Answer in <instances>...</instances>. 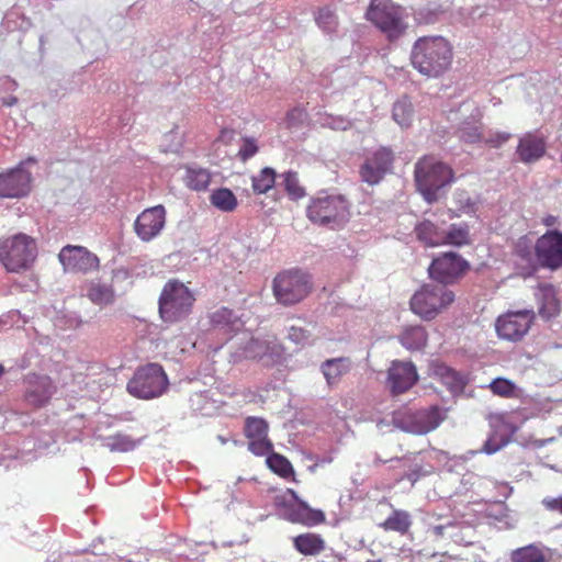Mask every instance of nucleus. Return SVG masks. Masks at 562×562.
Returning <instances> with one entry per match:
<instances>
[{
    "label": "nucleus",
    "mask_w": 562,
    "mask_h": 562,
    "mask_svg": "<svg viewBox=\"0 0 562 562\" xmlns=\"http://www.w3.org/2000/svg\"><path fill=\"white\" fill-rule=\"evenodd\" d=\"M415 183L424 200L437 203L446 198L448 188L454 182L452 168L434 156H424L415 164Z\"/></svg>",
    "instance_id": "nucleus-1"
},
{
    "label": "nucleus",
    "mask_w": 562,
    "mask_h": 562,
    "mask_svg": "<svg viewBox=\"0 0 562 562\" xmlns=\"http://www.w3.org/2000/svg\"><path fill=\"white\" fill-rule=\"evenodd\" d=\"M452 61V47L442 36L419 37L413 45L411 63L423 76L439 77Z\"/></svg>",
    "instance_id": "nucleus-2"
},
{
    "label": "nucleus",
    "mask_w": 562,
    "mask_h": 562,
    "mask_svg": "<svg viewBox=\"0 0 562 562\" xmlns=\"http://www.w3.org/2000/svg\"><path fill=\"white\" fill-rule=\"evenodd\" d=\"M307 218L315 225L338 229L350 218V202L342 194L321 192L306 207Z\"/></svg>",
    "instance_id": "nucleus-3"
},
{
    "label": "nucleus",
    "mask_w": 562,
    "mask_h": 562,
    "mask_svg": "<svg viewBox=\"0 0 562 562\" xmlns=\"http://www.w3.org/2000/svg\"><path fill=\"white\" fill-rule=\"evenodd\" d=\"M37 257V245L34 238L26 234H16L0 239V262L8 272L29 270Z\"/></svg>",
    "instance_id": "nucleus-4"
},
{
    "label": "nucleus",
    "mask_w": 562,
    "mask_h": 562,
    "mask_svg": "<svg viewBox=\"0 0 562 562\" xmlns=\"http://www.w3.org/2000/svg\"><path fill=\"white\" fill-rule=\"evenodd\" d=\"M312 277L301 269H290L278 273L272 281L276 301L283 306L302 302L312 291Z\"/></svg>",
    "instance_id": "nucleus-5"
},
{
    "label": "nucleus",
    "mask_w": 562,
    "mask_h": 562,
    "mask_svg": "<svg viewBox=\"0 0 562 562\" xmlns=\"http://www.w3.org/2000/svg\"><path fill=\"white\" fill-rule=\"evenodd\" d=\"M195 299L192 292L180 281L169 280L159 296V314L166 323H177L187 318Z\"/></svg>",
    "instance_id": "nucleus-6"
},
{
    "label": "nucleus",
    "mask_w": 562,
    "mask_h": 562,
    "mask_svg": "<svg viewBox=\"0 0 562 562\" xmlns=\"http://www.w3.org/2000/svg\"><path fill=\"white\" fill-rule=\"evenodd\" d=\"M454 301V293L440 284H424L411 299V310L425 321L434 319Z\"/></svg>",
    "instance_id": "nucleus-7"
},
{
    "label": "nucleus",
    "mask_w": 562,
    "mask_h": 562,
    "mask_svg": "<svg viewBox=\"0 0 562 562\" xmlns=\"http://www.w3.org/2000/svg\"><path fill=\"white\" fill-rule=\"evenodd\" d=\"M445 414L437 405L417 411H398L392 415L394 427L415 435H425L436 429L445 419Z\"/></svg>",
    "instance_id": "nucleus-8"
},
{
    "label": "nucleus",
    "mask_w": 562,
    "mask_h": 562,
    "mask_svg": "<svg viewBox=\"0 0 562 562\" xmlns=\"http://www.w3.org/2000/svg\"><path fill=\"white\" fill-rule=\"evenodd\" d=\"M168 386V378L158 363H149L139 368L127 383L130 394L138 398H154L160 396Z\"/></svg>",
    "instance_id": "nucleus-9"
},
{
    "label": "nucleus",
    "mask_w": 562,
    "mask_h": 562,
    "mask_svg": "<svg viewBox=\"0 0 562 562\" xmlns=\"http://www.w3.org/2000/svg\"><path fill=\"white\" fill-rule=\"evenodd\" d=\"M366 16L385 33L390 40L398 38L406 29L400 7H395L386 1L373 0Z\"/></svg>",
    "instance_id": "nucleus-10"
},
{
    "label": "nucleus",
    "mask_w": 562,
    "mask_h": 562,
    "mask_svg": "<svg viewBox=\"0 0 562 562\" xmlns=\"http://www.w3.org/2000/svg\"><path fill=\"white\" fill-rule=\"evenodd\" d=\"M469 270L470 263L461 255L448 251L432 259L428 274L438 284L447 286L458 282Z\"/></svg>",
    "instance_id": "nucleus-11"
},
{
    "label": "nucleus",
    "mask_w": 562,
    "mask_h": 562,
    "mask_svg": "<svg viewBox=\"0 0 562 562\" xmlns=\"http://www.w3.org/2000/svg\"><path fill=\"white\" fill-rule=\"evenodd\" d=\"M395 160L394 151L386 146H381L364 156L363 162L359 167L361 181L369 186L380 183L387 173L393 170Z\"/></svg>",
    "instance_id": "nucleus-12"
},
{
    "label": "nucleus",
    "mask_w": 562,
    "mask_h": 562,
    "mask_svg": "<svg viewBox=\"0 0 562 562\" xmlns=\"http://www.w3.org/2000/svg\"><path fill=\"white\" fill-rule=\"evenodd\" d=\"M237 359H251L259 361L263 367H271L282 359V348L278 344L258 338H249L234 352Z\"/></svg>",
    "instance_id": "nucleus-13"
},
{
    "label": "nucleus",
    "mask_w": 562,
    "mask_h": 562,
    "mask_svg": "<svg viewBox=\"0 0 562 562\" xmlns=\"http://www.w3.org/2000/svg\"><path fill=\"white\" fill-rule=\"evenodd\" d=\"M535 255L540 267L557 270L562 267V233L548 231L538 238Z\"/></svg>",
    "instance_id": "nucleus-14"
},
{
    "label": "nucleus",
    "mask_w": 562,
    "mask_h": 562,
    "mask_svg": "<svg viewBox=\"0 0 562 562\" xmlns=\"http://www.w3.org/2000/svg\"><path fill=\"white\" fill-rule=\"evenodd\" d=\"M533 318L535 313L531 310L508 313L497 318L496 331L503 339L520 340L529 330Z\"/></svg>",
    "instance_id": "nucleus-15"
},
{
    "label": "nucleus",
    "mask_w": 562,
    "mask_h": 562,
    "mask_svg": "<svg viewBox=\"0 0 562 562\" xmlns=\"http://www.w3.org/2000/svg\"><path fill=\"white\" fill-rule=\"evenodd\" d=\"M21 162L16 168L0 173V198L20 199L27 195L32 187V175Z\"/></svg>",
    "instance_id": "nucleus-16"
},
{
    "label": "nucleus",
    "mask_w": 562,
    "mask_h": 562,
    "mask_svg": "<svg viewBox=\"0 0 562 562\" xmlns=\"http://www.w3.org/2000/svg\"><path fill=\"white\" fill-rule=\"evenodd\" d=\"M58 258L66 272L87 273L99 267V258L82 246L67 245Z\"/></svg>",
    "instance_id": "nucleus-17"
},
{
    "label": "nucleus",
    "mask_w": 562,
    "mask_h": 562,
    "mask_svg": "<svg viewBox=\"0 0 562 562\" xmlns=\"http://www.w3.org/2000/svg\"><path fill=\"white\" fill-rule=\"evenodd\" d=\"M418 381L417 369L411 361L394 360L387 370L386 386L392 395L411 390Z\"/></svg>",
    "instance_id": "nucleus-18"
},
{
    "label": "nucleus",
    "mask_w": 562,
    "mask_h": 562,
    "mask_svg": "<svg viewBox=\"0 0 562 562\" xmlns=\"http://www.w3.org/2000/svg\"><path fill=\"white\" fill-rule=\"evenodd\" d=\"M166 223V210L162 205H156L144 210L134 223V231L143 241L155 238Z\"/></svg>",
    "instance_id": "nucleus-19"
},
{
    "label": "nucleus",
    "mask_w": 562,
    "mask_h": 562,
    "mask_svg": "<svg viewBox=\"0 0 562 562\" xmlns=\"http://www.w3.org/2000/svg\"><path fill=\"white\" fill-rule=\"evenodd\" d=\"M277 505L284 508L283 517L293 524L313 527L325 521L324 512L311 508L304 501H299L296 504H289L284 499L277 497Z\"/></svg>",
    "instance_id": "nucleus-20"
},
{
    "label": "nucleus",
    "mask_w": 562,
    "mask_h": 562,
    "mask_svg": "<svg viewBox=\"0 0 562 562\" xmlns=\"http://www.w3.org/2000/svg\"><path fill=\"white\" fill-rule=\"evenodd\" d=\"M516 154L524 164L536 162L544 156L546 143L541 137L526 134L519 139Z\"/></svg>",
    "instance_id": "nucleus-21"
},
{
    "label": "nucleus",
    "mask_w": 562,
    "mask_h": 562,
    "mask_svg": "<svg viewBox=\"0 0 562 562\" xmlns=\"http://www.w3.org/2000/svg\"><path fill=\"white\" fill-rule=\"evenodd\" d=\"M55 392V386L49 376H38L30 383L25 392V401L34 407L44 406Z\"/></svg>",
    "instance_id": "nucleus-22"
},
{
    "label": "nucleus",
    "mask_w": 562,
    "mask_h": 562,
    "mask_svg": "<svg viewBox=\"0 0 562 562\" xmlns=\"http://www.w3.org/2000/svg\"><path fill=\"white\" fill-rule=\"evenodd\" d=\"M435 376L449 389L453 394L462 393L468 383L464 374L456 371L442 362H436L431 367Z\"/></svg>",
    "instance_id": "nucleus-23"
},
{
    "label": "nucleus",
    "mask_w": 562,
    "mask_h": 562,
    "mask_svg": "<svg viewBox=\"0 0 562 562\" xmlns=\"http://www.w3.org/2000/svg\"><path fill=\"white\" fill-rule=\"evenodd\" d=\"M510 562H550V549L541 543H531L513 550L509 554Z\"/></svg>",
    "instance_id": "nucleus-24"
},
{
    "label": "nucleus",
    "mask_w": 562,
    "mask_h": 562,
    "mask_svg": "<svg viewBox=\"0 0 562 562\" xmlns=\"http://www.w3.org/2000/svg\"><path fill=\"white\" fill-rule=\"evenodd\" d=\"M211 327L214 330L222 331L232 337L233 333L239 328V318L234 311L227 307H221L209 315Z\"/></svg>",
    "instance_id": "nucleus-25"
},
{
    "label": "nucleus",
    "mask_w": 562,
    "mask_h": 562,
    "mask_svg": "<svg viewBox=\"0 0 562 562\" xmlns=\"http://www.w3.org/2000/svg\"><path fill=\"white\" fill-rule=\"evenodd\" d=\"M416 237L426 246H437L446 240V229L436 225L430 220H424L418 223L414 229Z\"/></svg>",
    "instance_id": "nucleus-26"
},
{
    "label": "nucleus",
    "mask_w": 562,
    "mask_h": 562,
    "mask_svg": "<svg viewBox=\"0 0 562 562\" xmlns=\"http://www.w3.org/2000/svg\"><path fill=\"white\" fill-rule=\"evenodd\" d=\"M539 307L538 313L543 319L555 317L560 312V302L552 285H544L536 294Z\"/></svg>",
    "instance_id": "nucleus-27"
},
{
    "label": "nucleus",
    "mask_w": 562,
    "mask_h": 562,
    "mask_svg": "<svg viewBox=\"0 0 562 562\" xmlns=\"http://www.w3.org/2000/svg\"><path fill=\"white\" fill-rule=\"evenodd\" d=\"M398 340L411 351L422 350L427 345L428 334L422 325H411L403 328Z\"/></svg>",
    "instance_id": "nucleus-28"
},
{
    "label": "nucleus",
    "mask_w": 562,
    "mask_h": 562,
    "mask_svg": "<svg viewBox=\"0 0 562 562\" xmlns=\"http://www.w3.org/2000/svg\"><path fill=\"white\" fill-rule=\"evenodd\" d=\"M293 547L303 555H317L325 550V540L318 533L306 532L293 538Z\"/></svg>",
    "instance_id": "nucleus-29"
},
{
    "label": "nucleus",
    "mask_w": 562,
    "mask_h": 562,
    "mask_svg": "<svg viewBox=\"0 0 562 562\" xmlns=\"http://www.w3.org/2000/svg\"><path fill=\"white\" fill-rule=\"evenodd\" d=\"M482 124L477 115L471 114L468 119L462 121L457 130L458 137L468 144H475L483 140L481 132Z\"/></svg>",
    "instance_id": "nucleus-30"
},
{
    "label": "nucleus",
    "mask_w": 562,
    "mask_h": 562,
    "mask_svg": "<svg viewBox=\"0 0 562 562\" xmlns=\"http://www.w3.org/2000/svg\"><path fill=\"white\" fill-rule=\"evenodd\" d=\"M350 369V361L348 358H334L328 359L322 364V372L329 385L337 383L340 378L346 374Z\"/></svg>",
    "instance_id": "nucleus-31"
},
{
    "label": "nucleus",
    "mask_w": 562,
    "mask_h": 562,
    "mask_svg": "<svg viewBox=\"0 0 562 562\" xmlns=\"http://www.w3.org/2000/svg\"><path fill=\"white\" fill-rule=\"evenodd\" d=\"M412 526L411 515L405 510L395 509L392 514L382 522L380 527L385 531H396L401 535H405Z\"/></svg>",
    "instance_id": "nucleus-32"
},
{
    "label": "nucleus",
    "mask_w": 562,
    "mask_h": 562,
    "mask_svg": "<svg viewBox=\"0 0 562 562\" xmlns=\"http://www.w3.org/2000/svg\"><path fill=\"white\" fill-rule=\"evenodd\" d=\"M210 202L215 209L225 213L233 212L238 205L237 198L227 188L214 190L210 195Z\"/></svg>",
    "instance_id": "nucleus-33"
},
{
    "label": "nucleus",
    "mask_w": 562,
    "mask_h": 562,
    "mask_svg": "<svg viewBox=\"0 0 562 562\" xmlns=\"http://www.w3.org/2000/svg\"><path fill=\"white\" fill-rule=\"evenodd\" d=\"M187 186L195 191L205 190L211 181V173L205 168L188 167L186 173Z\"/></svg>",
    "instance_id": "nucleus-34"
},
{
    "label": "nucleus",
    "mask_w": 562,
    "mask_h": 562,
    "mask_svg": "<svg viewBox=\"0 0 562 562\" xmlns=\"http://www.w3.org/2000/svg\"><path fill=\"white\" fill-rule=\"evenodd\" d=\"M88 297L95 304L108 305L114 301V291L111 285L93 282L88 289Z\"/></svg>",
    "instance_id": "nucleus-35"
},
{
    "label": "nucleus",
    "mask_w": 562,
    "mask_h": 562,
    "mask_svg": "<svg viewBox=\"0 0 562 562\" xmlns=\"http://www.w3.org/2000/svg\"><path fill=\"white\" fill-rule=\"evenodd\" d=\"M268 468L283 479L294 475L291 462L282 454L271 452L266 460Z\"/></svg>",
    "instance_id": "nucleus-36"
},
{
    "label": "nucleus",
    "mask_w": 562,
    "mask_h": 562,
    "mask_svg": "<svg viewBox=\"0 0 562 562\" xmlns=\"http://www.w3.org/2000/svg\"><path fill=\"white\" fill-rule=\"evenodd\" d=\"M140 439L134 440L131 436L124 434H115L105 438L104 446L110 451L128 452L136 448Z\"/></svg>",
    "instance_id": "nucleus-37"
},
{
    "label": "nucleus",
    "mask_w": 562,
    "mask_h": 562,
    "mask_svg": "<svg viewBox=\"0 0 562 562\" xmlns=\"http://www.w3.org/2000/svg\"><path fill=\"white\" fill-rule=\"evenodd\" d=\"M413 105L406 98L394 103L392 116L394 121L402 127L411 126L413 122Z\"/></svg>",
    "instance_id": "nucleus-38"
},
{
    "label": "nucleus",
    "mask_w": 562,
    "mask_h": 562,
    "mask_svg": "<svg viewBox=\"0 0 562 562\" xmlns=\"http://www.w3.org/2000/svg\"><path fill=\"white\" fill-rule=\"evenodd\" d=\"M276 171L265 167L257 177H252V189L256 193H267L274 184Z\"/></svg>",
    "instance_id": "nucleus-39"
},
{
    "label": "nucleus",
    "mask_w": 562,
    "mask_h": 562,
    "mask_svg": "<svg viewBox=\"0 0 562 562\" xmlns=\"http://www.w3.org/2000/svg\"><path fill=\"white\" fill-rule=\"evenodd\" d=\"M282 177L284 189L292 200H299L305 196V189L300 184L299 177L295 171H286Z\"/></svg>",
    "instance_id": "nucleus-40"
},
{
    "label": "nucleus",
    "mask_w": 562,
    "mask_h": 562,
    "mask_svg": "<svg viewBox=\"0 0 562 562\" xmlns=\"http://www.w3.org/2000/svg\"><path fill=\"white\" fill-rule=\"evenodd\" d=\"M245 435L248 439L268 436V423L259 417H248L245 422Z\"/></svg>",
    "instance_id": "nucleus-41"
},
{
    "label": "nucleus",
    "mask_w": 562,
    "mask_h": 562,
    "mask_svg": "<svg viewBox=\"0 0 562 562\" xmlns=\"http://www.w3.org/2000/svg\"><path fill=\"white\" fill-rule=\"evenodd\" d=\"M317 25L326 33L336 32L338 21L336 14L328 8H321L315 16Z\"/></svg>",
    "instance_id": "nucleus-42"
},
{
    "label": "nucleus",
    "mask_w": 562,
    "mask_h": 562,
    "mask_svg": "<svg viewBox=\"0 0 562 562\" xmlns=\"http://www.w3.org/2000/svg\"><path fill=\"white\" fill-rule=\"evenodd\" d=\"M445 243L452 244L456 246L470 244L468 226H458L456 224L451 225L449 231H446Z\"/></svg>",
    "instance_id": "nucleus-43"
},
{
    "label": "nucleus",
    "mask_w": 562,
    "mask_h": 562,
    "mask_svg": "<svg viewBox=\"0 0 562 562\" xmlns=\"http://www.w3.org/2000/svg\"><path fill=\"white\" fill-rule=\"evenodd\" d=\"M323 127H328L335 131H347L351 128L352 122L346 116H335L331 114H324L319 119Z\"/></svg>",
    "instance_id": "nucleus-44"
},
{
    "label": "nucleus",
    "mask_w": 562,
    "mask_h": 562,
    "mask_svg": "<svg viewBox=\"0 0 562 562\" xmlns=\"http://www.w3.org/2000/svg\"><path fill=\"white\" fill-rule=\"evenodd\" d=\"M488 387L495 395H499L503 397L514 396L516 391V385L513 381L505 378H496L494 379Z\"/></svg>",
    "instance_id": "nucleus-45"
},
{
    "label": "nucleus",
    "mask_w": 562,
    "mask_h": 562,
    "mask_svg": "<svg viewBox=\"0 0 562 562\" xmlns=\"http://www.w3.org/2000/svg\"><path fill=\"white\" fill-rule=\"evenodd\" d=\"M508 442V437L494 432L484 442L481 452L493 454L504 448Z\"/></svg>",
    "instance_id": "nucleus-46"
},
{
    "label": "nucleus",
    "mask_w": 562,
    "mask_h": 562,
    "mask_svg": "<svg viewBox=\"0 0 562 562\" xmlns=\"http://www.w3.org/2000/svg\"><path fill=\"white\" fill-rule=\"evenodd\" d=\"M307 119V113L303 108L295 106L286 113L285 126L289 130L301 127Z\"/></svg>",
    "instance_id": "nucleus-47"
},
{
    "label": "nucleus",
    "mask_w": 562,
    "mask_h": 562,
    "mask_svg": "<svg viewBox=\"0 0 562 562\" xmlns=\"http://www.w3.org/2000/svg\"><path fill=\"white\" fill-rule=\"evenodd\" d=\"M241 142L243 144L237 153V157L241 161H247L258 153L259 147L257 145L256 138L254 137H241Z\"/></svg>",
    "instance_id": "nucleus-48"
},
{
    "label": "nucleus",
    "mask_w": 562,
    "mask_h": 562,
    "mask_svg": "<svg viewBox=\"0 0 562 562\" xmlns=\"http://www.w3.org/2000/svg\"><path fill=\"white\" fill-rule=\"evenodd\" d=\"M288 338L295 345L304 346L310 342L312 331L302 326L292 325L288 331Z\"/></svg>",
    "instance_id": "nucleus-49"
},
{
    "label": "nucleus",
    "mask_w": 562,
    "mask_h": 562,
    "mask_svg": "<svg viewBox=\"0 0 562 562\" xmlns=\"http://www.w3.org/2000/svg\"><path fill=\"white\" fill-rule=\"evenodd\" d=\"M272 442L267 437L254 438L249 439L248 449L256 456H263L267 453H271L272 451Z\"/></svg>",
    "instance_id": "nucleus-50"
},
{
    "label": "nucleus",
    "mask_w": 562,
    "mask_h": 562,
    "mask_svg": "<svg viewBox=\"0 0 562 562\" xmlns=\"http://www.w3.org/2000/svg\"><path fill=\"white\" fill-rule=\"evenodd\" d=\"M516 255L521 262L527 265V274L530 276L537 271V265L533 261V254L530 247L518 245Z\"/></svg>",
    "instance_id": "nucleus-51"
},
{
    "label": "nucleus",
    "mask_w": 562,
    "mask_h": 562,
    "mask_svg": "<svg viewBox=\"0 0 562 562\" xmlns=\"http://www.w3.org/2000/svg\"><path fill=\"white\" fill-rule=\"evenodd\" d=\"M512 135L506 132H497L494 134H491L487 138L484 139V142L490 145L491 147L498 148L503 144L509 140Z\"/></svg>",
    "instance_id": "nucleus-52"
},
{
    "label": "nucleus",
    "mask_w": 562,
    "mask_h": 562,
    "mask_svg": "<svg viewBox=\"0 0 562 562\" xmlns=\"http://www.w3.org/2000/svg\"><path fill=\"white\" fill-rule=\"evenodd\" d=\"M543 506L551 512H558L562 515V496L555 498H544Z\"/></svg>",
    "instance_id": "nucleus-53"
},
{
    "label": "nucleus",
    "mask_w": 562,
    "mask_h": 562,
    "mask_svg": "<svg viewBox=\"0 0 562 562\" xmlns=\"http://www.w3.org/2000/svg\"><path fill=\"white\" fill-rule=\"evenodd\" d=\"M236 132L231 128H223L216 138L217 143H222L224 145H229L235 139Z\"/></svg>",
    "instance_id": "nucleus-54"
},
{
    "label": "nucleus",
    "mask_w": 562,
    "mask_h": 562,
    "mask_svg": "<svg viewBox=\"0 0 562 562\" xmlns=\"http://www.w3.org/2000/svg\"><path fill=\"white\" fill-rule=\"evenodd\" d=\"M458 202L460 203V210L467 211L473 209V202L471 201V198L467 195V192L461 191L457 193Z\"/></svg>",
    "instance_id": "nucleus-55"
},
{
    "label": "nucleus",
    "mask_w": 562,
    "mask_h": 562,
    "mask_svg": "<svg viewBox=\"0 0 562 562\" xmlns=\"http://www.w3.org/2000/svg\"><path fill=\"white\" fill-rule=\"evenodd\" d=\"M2 105L13 106L18 103V98L10 95L1 99Z\"/></svg>",
    "instance_id": "nucleus-56"
},
{
    "label": "nucleus",
    "mask_w": 562,
    "mask_h": 562,
    "mask_svg": "<svg viewBox=\"0 0 562 562\" xmlns=\"http://www.w3.org/2000/svg\"><path fill=\"white\" fill-rule=\"evenodd\" d=\"M445 529H446V526L443 525H438V526H435L432 528V533L436 536V537H442L443 533H445Z\"/></svg>",
    "instance_id": "nucleus-57"
},
{
    "label": "nucleus",
    "mask_w": 562,
    "mask_h": 562,
    "mask_svg": "<svg viewBox=\"0 0 562 562\" xmlns=\"http://www.w3.org/2000/svg\"><path fill=\"white\" fill-rule=\"evenodd\" d=\"M394 460L398 461L400 459L398 458H394ZM389 461H393V458H391L389 460H385V459H381L379 456H375L373 464L375 467H379V465L384 464V463H386Z\"/></svg>",
    "instance_id": "nucleus-58"
},
{
    "label": "nucleus",
    "mask_w": 562,
    "mask_h": 562,
    "mask_svg": "<svg viewBox=\"0 0 562 562\" xmlns=\"http://www.w3.org/2000/svg\"><path fill=\"white\" fill-rule=\"evenodd\" d=\"M286 494H289L291 496V498L294 501V504L299 503V501H302L299 497L297 493L294 490H292V488H288L286 490Z\"/></svg>",
    "instance_id": "nucleus-59"
},
{
    "label": "nucleus",
    "mask_w": 562,
    "mask_h": 562,
    "mask_svg": "<svg viewBox=\"0 0 562 562\" xmlns=\"http://www.w3.org/2000/svg\"><path fill=\"white\" fill-rule=\"evenodd\" d=\"M419 476V473L416 471H413L412 473L407 474V479L412 482H415Z\"/></svg>",
    "instance_id": "nucleus-60"
},
{
    "label": "nucleus",
    "mask_w": 562,
    "mask_h": 562,
    "mask_svg": "<svg viewBox=\"0 0 562 562\" xmlns=\"http://www.w3.org/2000/svg\"><path fill=\"white\" fill-rule=\"evenodd\" d=\"M554 222H555V217H554V216H552V215L548 216V217L544 220V224H546L547 226H551V225H553V224H554Z\"/></svg>",
    "instance_id": "nucleus-61"
},
{
    "label": "nucleus",
    "mask_w": 562,
    "mask_h": 562,
    "mask_svg": "<svg viewBox=\"0 0 562 562\" xmlns=\"http://www.w3.org/2000/svg\"><path fill=\"white\" fill-rule=\"evenodd\" d=\"M4 373V368L2 364H0V376Z\"/></svg>",
    "instance_id": "nucleus-62"
},
{
    "label": "nucleus",
    "mask_w": 562,
    "mask_h": 562,
    "mask_svg": "<svg viewBox=\"0 0 562 562\" xmlns=\"http://www.w3.org/2000/svg\"><path fill=\"white\" fill-rule=\"evenodd\" d=\"M218 439H220L223 443H224V442H226V440H225L222 436H220V437H218Z\"/></svg>",
    "instance_id": "nucleus-63"
},
{
    "label": "nucleus",
    "mask_w": 562,
    "mask_h": 562,
    "mask_svg": "<svg viewBox=\"0 0 562 562\" xmlns=\"http://www.w3.org/2000/svg\"><path fill=\"white\" fill-rule=\"evenodd\" d=\"M27 161L35 162L36 160L34 158H29Z\"/></svg>",
    "instance_id": "nucleus-64"
}]
</instances>
